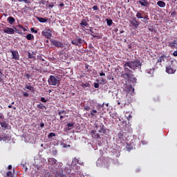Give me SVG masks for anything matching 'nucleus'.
Wrapping results in <instances>:
<instances>
[{
	"mask_svg": "<svg viewBox=\"0 0 177 177\" xmlns=\"http://www.w3.org/2000/svg\"><path fill=\"white\" fill-rule=\"evenodd\" d=\"M55 176L56 177H64L66 176L64 174V170H58V171H57V172L55 174Z\"/></svg>",
	"mask_w": 177,
	"mask_h": 177,
	"instance_id": "nucleus-14",
	"label": "nucleus"
},
{
	"mask_svg": "<svg viewBox=\"0 0 177 177\" xmlns=\"http://www.w3.org/2000/svg\"><path fill=\"white\" fill-rule=\"evenodd\" d=\"M133 149V146L132 145V144L127 143V145L126 147V149L127 150V151H131V150H132Z\"/></svg>",
	"mask_w": 177,
	"mask_h": 177,
	"instance_id": "nucleus-27",
	"label": "nucleus"
},
{
	"mask_svg": "<svg viewBox=\"0 0 177 177\" xmlns=\"http://www.w3.org/2000/svg\"><path fill=\"white\" fill-rule=\"evenodd\" d=\"M28 59H35V57L34 56V55L31 54V53L30 52H28Z\"/></svg>",
	"mask_w": 177,
	"mask_h": 177,
	"instance_id": "nucleus-38",
	"label": "nucleus"
},
{
	"mask_svg": "<svg viewBox=\"0 0 177 177\" xmlns=\"http://www.w3.org/2000/svg\"><path fill=\"white\" fill-rule=\"evenodd\" d=\"M165 62H168V57H167L166 55L160 56L157 60V63H160V65L161 64H164Z\"/></svg>",
	"mask_w": 177,
	"mask_h": 177,
	"instance_id": "nucleus-10",
	"label": "nucleus"
},
{
	"mask_svg": "<svg viewBox=\"0 0 177 177\" xmlns=\"http://www.w3.org/2000/svg\"><path fill=\"white\" fill-rule=\"evenodd\" d=\"M6 175H7L8 177H14L15 176L13 173H12V171H8L7 172Z\"/></svg>",
	"mask_w": 177,
	"mask_h": 177,
	"instance_id": "nucleus-34",
	"label": "nucleus"
},
{
	"mask_svg": "<svg viewBox=\"0 0 177 177\" xmlns=\"http://www.w3.org/2000/svg\"><path fill=\"white\" fill-rule=\"evenodd\" d=\"M73 165L75 167V169H76L77 171L80 170V168H81V167L77 165V163H76L75 162L73 163Z\"/></svg>",
	"mask_w": 177,
	"mask_h": 177,
	"instance_id": "nucleus-42",
	"label": "nucleus"
},
{
	"mask_svg": "<svg viewBox=\"0 0 177 177\" xmlns=\"http://www.w3.org/2000/svg\"><path fill=\"white\" fill-rule=\"evenodd\" d=\"M124 67H129L131 70H138V68H141L142 67V62H140V60L136 59L134 61H129L127 62H125L124 64Z\"/></svg>",
	"mask_w": 177,
	"mask_h": 177,
	"instance_id": "nucleus-2",
	"label": "nucleus"
},
{
	"mask_svg": "<svg viewBox=\"0 0 177 177\" xmlns=\"http://www.w3.org/2000/svg\"><path fill=\"white\" fill-rule=\"evenodd\" d=\"M143 13H145V11H136V17L137 19H143Z\"/></svg>",
	"mask_w": 177,
	"mask_h": 177,
	"instance_id": "nucleus-15",
	"label": "nucleus"
},
{
	"mask_svg": "<svg viewBox=\"0 0 177 177\" xmlns=\"http://www.w3.org/2000/svg\"><path fill=\"white\" fill-rule=\"evenodd\" d=\"M96 113H97V111L93 109L91 111V117H95V114H96Z\"/></svg>",
	"mask_w": 177,
	"mask_h": 177,
	"instance_id": "nucleus-36",
	"label": "nucleus"
},
{
	"mask_svg": "<svg viewBox=\"0 0 177 177\" xmlns=\"http://www.w3.org/2000/svg\"><path fill=\"white\" fill-rule=\"evenodd\" d=\"M8 169L9 170L12 169V165H8Z\"/></svg>",
	"mask_w": 177,
	"mask_h": 177,
	"instance_id": "nucleus-64",
	"label": "nucleus"
},
{
	"mask_svg": "<svg viewBox=\"0 0 177 177\" xmlns=\"http://www.w3.org/2000/svg\"><path fill=\"white\" fill-rule=\"evenodd\" d=\"M48 162H50V165H55V164H57V160L54 158H50L48 159Z\"/></svg>",
	"mask_w": 177,
	"mask_h": 177,
	"instance_id": "nucleus-18",
	"label": "nucleus"
},
{
	"mask_svg": "<svg viewBox=\"0 0 177 177\" xmlns=\"http://www.w3.org/2000/svg\"><path fill=\"white\" fill-rule=\"evenodd\" d=\"M142 19H144V20H149V15H145Z\"/></svg>",
	"mask_w": 177,
	"mask_h": 177,
	"instance_id": "nucleus-57",
	"label": "nucleus"
},
{
	"mask_svg": "<svg viewBox=\"0 0 177 177\" xmlns=\"http://www.w3.org/2000/svg\"><path fill=\"white\" fill-rule=\"evenodd\" d=\"M40 100L42 102V103H46V102H48V100L45 99L44 97H41Z\"/></svg>",
	"mask_w": 177,
	"mask_h": 177,
	"instance_id": "nucleus-41",
	"label": "nucleus"
},
{
	"mask_svg": "<svg viewBox=\"0 0 177 177\" xmlns=\"http://www.w3.org/2000/svg\"><path fill=\"white\" fill-rule=\"evenodd\" d=\"M168 46H169V48L171 49H174V48H175V44H173L172 42H169Z\"/></svg>",
	"mask_w": 177,
	"mask_h": 177,
	"instance_id": "nucleus-40",
	"label": "nucleus"
},
{
	"mask_svg": "<svg viewBox=\"0 0 177 177\" xmlns=\"http://www.w3.org/2000/svg\"><path fill=\"white\" fill-rule=\"evenodd\" d=\"M95 128L98 132H100V133H104L106 132V129H104V124H103V123H97Z\"/></svg>",
	"mask_w": 177,
	"mask_h": 177,
	"instance_id": "nucleus-6",
	"label": "nucleus"
},
{
	"mask_svg": "<svg viewBox=\"0 0 177 177\" xmlns=\"http://www.w3.org/2000/svg\"><path fill=\"white\" fill-rule=\"evenodd\" d=\"M37 109H39L40 110H44L45 109V105H44L42 103H40L37 105Z\"/></svg>",
	"mask_w": 177,
	"mask_h": 177,
	"instance_id": "nucleus-31",
	"label": "nucleus"
},
{
	"mask_svg": "<svg viewBox=\"0 0 177 177\" xmlns=\"http://www.w3.org/2000/svg\"><path fill=\"white\" fill-rule=\"evenodd\" d=\"M173 56H174L175 57H176V56H177V50H176V51H174V52L173 53Z\"/></svg>",
	"mask_w": 177,
	"mask_h": 177,
	"instance_id": "nucleus-60",
	"label": "nucleus"
},
{
	"mask_svg": "<svg viewBox=\"0 0 177 177\" xmlns=\"http://www.w3.org/2000/svg\"><path fill=\"white\" fill-rule=\"evenodd\" d=\"M26 39H28V41H34V35L28 33L26 35Z\"/></svg>",
	"mask_w": 177,
	"mask_h": 177,
	"instance_id": "nucleus-22",
	"label": "nucleus"
},
{
	"mask_svg": "<svg viewBox=\"0 0 177 177\" xmlns=\"http://www.w3.org/2000/svg\"><path fill=\"white\" fill-rule=\"evenodd\" d=\"M41 66H46V61L44 60V62L42 61Z\"/></svg>",
	"mask_w": 177,
	"mask_h": 177,
	"instance_id": "nucleus-61",
	"label": "nucleus"
},
{
	"mask_svg": "<svg viewBox=\"0 0 177 177\" xmlns=\"http://www.w3.org/2000/svg\"><path fill=\"white\" fill-rule=\"evenodd\" d=\"M177 63L174 60L169 62V64L166 66V73L167 74H175L176 73Z\"/></svg>",
	"mask_w": 177,
	"mask_h": 177,
	"instance_id": "nucleus-3",
	"label": "nucleus"
},
{
	"mask_svg": "<svg viewBox=\"0 0 177 177\" xmlns=\"http://www.w3.org/2000/svg\"><path fill=\"white\" fill-rule=\"evenodd\" d=\"M24 97H28L29 94L27 92L23 93Z\"/></svg>",
	"mask_w": 177,
	"mask_h": 177,
	"instance_id": "nucleus-48",
	"label": "nucleus"
},
{
	"mask_svg": "<svg viewBox=\"0 0 177 177\" xmlns=\"http://www.w3.org/2000/svg\"><path fill=\"white\" fill-rule=\"evenodd\" d=\"M53 136H56V133H50L48 136V138L50 139V138H53Z\"/></svg>",
	"mask_w": 177,
	"mask_h": 177,
	"instance_id": "nucleus-39",
	"label": "nucleus"
},
{
	"mask_svg": "<svg viewBox=\"0 0 177 177\" xmlns=\"http://www.w3.org/2000/svg\"><path fill=\"white\" fill-rule=\"evenodd\" d=\"M131 24L133 27H135V28H138L139 27V24H140L139 23V21H136V18H134L131 21Z\"/></svg>",
	"mask_w": 177,
	"mask_h": 177,
	"instance_id": "nucleus-13",
	"label": "nucleus"
},
{
	"mask_svg": "<svg viewBox=\"0 0 177 177\" xmlns=\"http://www.w3.org/2000/svg\"><path fill=\"white\" fill-rule=\"evenodd\" d=\"M146 72L147 73V74H149L150 75H153V74L154 73V71L151 68L147 69Z\"/></svg>",
	"mask_w": 177,
	"mask_h": 177,
	"instance_id": "nucleus-32",
	"label": "nucleus"
},
{
	"mask_svg": "<svg viewBox=\"0 0 177 177\" xmlns=\"http://www.w3.org/2000/svg\"><path fill=\"white\" fill-rule=\"evenodd\" d=\"M104 106V103H103L102 104H97V108L98 109H102V107H103Z\"/></svg>",
	"mask_w": 177,
	"mask_h": 177,
	"instance_id": "nucleus-52",
	"label": "nucleus"
},
{
	"mask_svg": "<svg viewBox=\"0 0 177 177\" xmlns=\"http://www.w3.org/2000/svg\"><path fill=\"white\" fill-rule=\"evenodd\" d=\"M138 3L141 5V6H145V8H149L150 6V3L147 0H139Z\"/></svg>",
	"mask_w": 177,
	"mask_h": 177,
	"instance_id": "nucleus-12",
	"label": "nucleus"
},
{
	"mask_svg": "<svg viewBox=\"0 0 177 177\" xmlns=\"http://www.w3.org/2000/svg\"><path fill=\"white\" fill-rule=\"evenodd\" d=\"M8 21L9 24H12L13 23H15V21H16V20L15 19V18L13 17H9L8 18Z\"/></svg>",
	"mask_w": 177,
	"mask_h": 177,
	"instance_id": "nucleus-26",
	"label": "nucleus"
},
{
	"mask_svg": "<svg viewBox=\"0 0 177 177\" xmlns=\"http://www.w3.org/2000/svg\"><path fill=\"white\" fill-rule=\"evenodd\" d=\"M59 8H63L64 6V3H61L59 5Z\"/></svg>",
	"mask_w": 177,
	"mask_h": 177,
	"instance_id": "nucleus-63",
	"label": "nucleus"
},
{
	"mask_svg": "<svg viewBox=\"0 0 177 177\" xmlns=\"http://www.w3.org/2000/svg\"><path fill=\"white\" fill-rule=\"evenodd\" d=\"M124 73H122V78H124V80H127L128 81H132V82H136L137 79L133 75V71L127 66H124Z\"/></svg>",
	"mask_w": 177,
	"mask_h": 177,
	"instance_id": "nucleus-1",
	"label": "nucleus"
},
{
	"mask_svg": "<svg viewBox=\"0 0 177 177\" xmlns=\"http://www.w3.org/2000/svg\"><path fill=\"white\" fill-rule=\"evenodd\" d=\"M17 28H21V30H23V31H27V29H26V28H24L23 26H21V24H19L18 26H17Z\"/></svg>",
	"mask_w": 177,
	"mask_h": 177,
	"instance_id": "nucleus-37",
	"label": "nucleus"
},
{
	"mask_svg": "<svg viewBox=\"0 0 177 177\" xmlns=\"http://www.w3.org/2000/svg\"><path fill=\"white\" fill-rule=\"evenodd\" d=\"M10 52L12 53V59L14 60H20V55L17 50H10Z\"/></svg>",
	"mask_w": 177,
	"mask_h": 177,
	"instance_id": "nucleus-8",
	"label": "nucleus"
},
{
	"mask_svg": "<svg viewBox=\"0 0 177 177\" xmlns=\"http://www.w3.org/2000/svg\"><path fill=\"white\" fill-rule=\"evenodd\" d=\"M66 113L67 112L66 111L63 110L58 112V115H62V114H66Z\"/></svg>",
	"mask_w": 177,
	"mask_h": 177,
	"instance_id": "nucleus-43",
	"label": "nucleus"
},
{
	"mask_svg": "<svg viewBox=\"0 0 177 177\" xmlns=\"http://www.w3.org/2000/svg\"><path fill=\"white\" fill-rule=\"evenodd\" d=\"M100 86L99 85V83H94V88H99Z\"/></svg>",
	"mask_w": 177,
	"mask_h": 177,
	"instance_id": "nucleus-54",
	"label": "nucleus"
},
{
	"mask_svg": "<svg viewBox=\"0 0 177 177\" xmlns=\"http://www.w3.org/2000/svg\"><path fill=\"white\" fill-rule=\"evenodd\" d=\"M46 3V1H45V0H41L39 2V5H45V3Z\"/></svg>",
	"mask_w": 177,
	"mask_h": 177,
	"instance_id": "nucleus-49",
	"label": "nucleus"
},
{
	"mask_svg": "<svg viewBox=\"0 0 177 177\" xmlns=\"http://www.w3.org/2000/svg\"><path fill=\"white\" fill-rule=\"evenodd\" d=\"M50 41L54 46H56L57 48H63V43L53 39H50Z\"/></svg>",
	"mask_w": 177,
	"mask_h": 177,
	"instance_id": "nucleus-9",
	"label": "nucleus"
},
{
	"mask_svg": "<svg viewBox=\"0 0 177 177\" xmlns=\"http://www.w3.org/2000/svg\"><path fill=\"white\" fill-rule=\"evenodd\" d=\"M110 114V117H111V118H113V120H115V118H117V115L114 113H109Z\"/></svg>",
	"mask_w": 177,
	"mask_h": 177,
	"instance_id": "nucleus-33",
	"label": "nucleus"
},
{
	"mask_svg": "<svg viewBox=\"0 0 177 177\" xmlns=\"http://www.w3.org/2000/svg\"><path fill=\"white\" fill-rule=\"evenodd\" d=\"M67 147H70V145L63 144L64 149H67Z\"/></svg>",
	"mask_w": 177,
	"mask_h": 177,
	"instance_id": "nucleus-53",
	"label": "nucleus"
},
{
	"mask_svg": "<svg viewBox=\"0 0 177 177\" xmlns=\"http://www.w3.org/2000/svg\"><path fill=\"white\" fill-rule=\"evenodd\" d=\"M118 139H120V140H124V133L120 131L118 134Z\"/></svg>",
	"mask_w": 177,
	"mask_h": 177,
	"instance_id": "nucleus-30",
	"label": "nucleus"
},
{
	"mask_svg": "<svg viewBox=\"0 0 177 177\" xmlns=\"http://www.w3.org/2000/svg\"><path fill=\"white\" fill-rule=\"evenodd\" d=\"M0 125L4 129H8V127L9 126V124L6 122H5V121L0 122Z\"/></svg>",
	"mask_w": 177,
	"mask_h": 177,
	"instance_id": "nucleus-21",
	"label": "nucleus"
},
{
	"mask_svg": "<svg viewBox=\"0 0 177 177\" xmlns=\"http://www.w3.org/2000/svg\"><path fill=\"white\" fill-rule=\"evenodd\" d=\"M25 90L26 89H28V91H30V92H34V86H28V85H26V86H25V88H24Z\"/></svg>",
	"mask_w": 177,
	"mask_h": 177,
	"instance_id": "nucleus-29",
	"label": "nucleus"
},
{
	"mask_svg": "<svg viewBox=\"0 0 177 177\" xmlns=\"http://www.w3.org/2000/svg\"><path fill=\"white\" fill-rule=\"evenodd\" d=\"M82 86L83 88H86V87H88V84H85V83H83L82 85Z\"/></svg>",
	"mask_w": 177,
	"mask_h": 177,
	"instance_id": "nucleus-59",
	"label": "nucleus"
},
{
	"mask_svg": "<svg viewBox=\"0 0 177 177\" xmlns=\"http://www.w3.org/2000/svg\"><path fill=\"white\" fill-rule=\"evenodd\" d=\"M84 109L86 110V111H89V110H91V106H86L84 107Z\"/></svg>",
	"mask_w": 177,
	"mask_h": 177,
	"instance_id": "nucleus-47",
	"label": "nucleus"
},
{
	"mask_svg": "<svg viewBox=\"0 0 177 177\" xmlns=\"http://www.w3.org/2000/svg\"><path fill=\"white\" fill-rule=\"evenodd\" d=\"M100 77H105V76H106V73H103V72H101V73H100Z\"/></svg>",
	"mask_w": 177,
	"mask_h": 177,
	"instance_id": "nucleus-58",
	"label": "nucleus"
},
{
	"mask_svg": "<svg viewBox=\"0 0 177 177\" xmlns=\"http://www.w3.org/2000/svg\"><path fill=\"white\" fill-rule=\"evenodd\" d=\"M31 1L32 0H23V2H24L25 3H31Z\"/></svg>",
	"mask_w": 177,
	"mask_h": 177,
	"instance_id": "nucleus-51",
	"label": "nucleus"
},
{
	"mask_svg": "<svg viewBox=\"0 0 177 177\" xmlns=\"http://www.w3.org/2000/svg\"><path fill=\"white\" fill-rule=\"evenodd\" d=\"M106 24L107 26H111L113 24V20L112 19H106Z\"/></svg>",
	"mask_w": 177,
	"mask_h": 177,
	"instance_id": "nucleus-35",
	"label": "nucleus"
},
{
	"mask_svg": "<svg viewBox=\"0 0 177 177\" xmlns=\"http://www.w3.org/2000/svg\"><path fill=\"white\" fill-rule=\"evenodd\" d=\"M171 16H172V17H175L176 16V12H173L171 13Z\"/></svg>",
	"mask_w": 177,
	"mask_h": 177,
	"instance_id": "nucleus-56",
	"label": "nucleus"
},
{
	"mask_svg": "<svg viewBox=\"0 0 177 177\" xmlns=\"http://www.w3.org/2000/svg\"><path fill=\"white\" fill-rule=\"evenodd\" d=\"M36 19L40 23H46L48 21V19L46 18H43V17H37Z\"/></svg>",
	"mask_w": 177,
	"mask_h": 177,
	"instance_id": "nucleus-19",
	"label": "nucleus"
},
{
	"mask_svg": "<svg viewBox=\"0 0 177 177\" xmlns=\"http://www.w3.org/2000/svg\"><path fill=\"white\" fill-rule=\"evenodd\" d=\"M3 70L1 68H0V84H2V82H3V73L2 72Z\"/></svg>",
	"mask_w": 177,
	"mask_h": 177,
	"instance_id": "nucleus-28",
	"label": "nucleus"
},
{
	"mask_svg": "<svg viewBox=\"0 0 177 177\" xmlns=\"http://www.w3.org/2000/svg\"><path fill=\"white\" fill-rule=\"evenodd\" d=\"M74 162H76L77 164H79V165H84V162H80V160L77 158H74V159L72 161L71 165H74Z\"/></svg>",
	"mask_w": 177,
	"mask_h": 177,
	"instance_id": "nucleus-17",
	"label": "nucleus"
},
{
	"mask_svg": "<svg viewBox=\"0 0 177 177\" xmlns=\"http://www.w3.org/2000/svg\"><path fill=\"white\" fill-rule=\"evenodd\" d=\"M41 128H44L45 127V124L44 122L40 123Z\"/></svg>",
	"mask_w": 177,
	"mask_h": 177,
	"instance_id": "nucleus-62",
	"label": "nucleus"
},
{
	"mask_svg": "<svg viewBox=\"0 0 177 177\" xmlns=\"http://www.w3.org/2000/svg\"><path fill=\"white\" fill-rule=\"evenodd\" d=\"M93 10H99V7H97V6H93Z\"/></svg>",
	"mask_w": 177,
	"mask_h": 177,
	"instance_id": "nucleus-55",
	"label": "nucleus"
},
{
	"mask_svg": "<svg viewBox=\"0 0 177 177\" xmlns=\"http://www.w3.org/2000/svg\"><path fill=\"white\" fill-rule=\"evenodd\" d=\"M80 26L83 28L88 26V22L86 21V19H83L80 23Z\"/></svg>",
	"mask_w": 177,
	"mask_h": 177,
	"instance_id": "nucleus-25",
	"label": "nucleus"
},
{
	"mask_svg": "<svg viewBox=\"0 0 177 177\" xmlns=\"http://www.w3.org/2000/svg\"><path fill=\"white\" fill-rule=\"evenodd\" d=\"M60 78L57 76L50 75L48 80V84L52 85L53 86H56L59 84Z\"/></svg>",
	"mask_w": 177,
	"mask_h": 177,
	"instance_id": "nucleus-4",
	"label": "nucleus"
},
{
	"mask_svg": "<svg viewBox=\"0 0 177 177\" xmlns=\"http://www.w3.org/2000/svg\"><path fill=\"white\" fill-rule=\"evenodd\" d=\"M157 5L158 6H159L160 8H165V2L162 1H158L157 2Z\"/></svg>",
	"mask_w": 177,
	"mask_h": 177,
	"instance_id": "nucleus-23",
	"label": "nucleus"
},
{
	"mask_svg": "<svg viewBox=\"0 0 177 177\" xmlns=\"http://www.w3.org/2000/svg\"><path fill=\"white\" fill-rule=\"evenodd\" d=\"M3 31L5 34H9V35L15 34V29L10 27L5 28Z\"/></svg>",
	"mask_w": 177,
	"mask_h": 177,
	"instance_id": "nucleus-11",
	"label": "nucleus"
},
{
	"mask_svg": "<svg viewBox=\"0 0 177 177\" xmlns=\"http://www.w3.org/2000/svg\"><path fill=\"white\" fill-rule=\"evenodd\" d=\"M66 127H68L67 131H71V129H73V128L74 127V123L69 122L66 124Z\"/></svg>",
	"mask_w": 177,
	"mask_h": 177,
	"instance_id": "nucleus-24",
	"label": "nucleus"
},
{
	"mask_svg": "<svg viewBox=\"0 0 177 177\" xmlns=\"http://www.w3.org/2000/svg\"><path fill=\"white\" fill-rule=\"evenodd\" d=\"M71 44L72 45H75V46H80V45H82V44H84V40H82L80 37H77L72 40Z\"/></svg>",
	"mask_w": 177,
	"mask_h": 177,
	"instance_id": "nucleus-7",
	"label": "nucleus"
},
{
	"mask_svg": "<svg viewBox=\"0 0 177 177\" xmlns=\"http://www.w3.org/2000/svg\"><path fill=\"white\" fill-rule=\"evenodd\" d=\"M91 136H92V138H94V139H99V138H100L99 134L96 133V131H93L91 132Z\"/></svg>",
	"mask_w": 177,
	"mask_h": 177,
	"instance_id": "nucleus-20",
	"label": "nucleus"
},
{
	"mask_svg": "<svg viewBox=\"0 0 177 177\" xmlns=\"http://www.w3.org/2000/svg\"><path fill=\"white\" fill-rule=\"evenodd\" d=\"M24 75H25V77H26V79H27V80H30V74H28V73H25Z\"/></svg>",
	"mask_w": 177,
	"mask_h": 177,
	"instance_id": "nucleus-50",
	"label": "nucleus"
},
{
	"mask_svg": "<svg viewBox=\"0 0 177 177\" xmlns=\"http://www.w3.org/2000/svg\"><path fill=\"white\" fill-rule=\"evenodd\" d=\"M38 60H41V62H45V59L42 58L41 55H37Z\"/></svg>",
	"mask_w": 177,
	"mask_h": 177,
	"instance_id": "nucleus-44",
	"label": "nucleus"
},
{
	"mask_svg": "<svg viewBox=\"0 0 177 177\" xmlns=\"http://www.w3.org/2000/svg\"><path fill=\"white\" fill-rule=\"evenodd\" d=\"M41 35L47 38V39H50L52 38V30L50 28L46 29L41 32Z\"/></svg>",
	"mask_w": 177,
	"mask_h": 177,
	"instance_id": "nucleus-5",
	"label": "nucleus"
},
{
	"mask_svg": "<svg viewBox=\"0 0 177 177\" xmlns=\"http://www.w3.org/2000/svg\"><path fill=\"white\" fill-rule=\"evenodd\" d=\"M15 32H17V34H21V35H23V32L20 31V30L19 29H16V30H15Z\"/></svg>",
	"mask_w": 177,
	"mask_h": 177,
	"instance_id": "nucleus-46",
	"label": "nucleus"
},
{
	"mask_svg": "<svg viewBox=\"0 0 177 177\" xmlns=\"http://www.w3.org/2000/svg\"><path fill=\"white\" fill-rule=\"evenodd\" d=\"M30 31L32 32H34L35 34H37L38 32V30H35L34 28H31Z\"/></svg>",
	"mask_w": 177,
	"mask_h": 177,
	"instance_id": "nucleus-45",
	"label": "nucleus"
},
{
	"mask_svg": "<svg viewBox=\"0 0 177 177\" xmlns=\"http://www.w3.org/2000/svg\"><path fill=\"white\" fill-rule=\"evenodd\" d=\"M63 171L65 176H67V175H70V174H71V169L70 167H65Z\"/></svg>",
	"mask_w": 177,
	"mask_h": 177,
	"instance_id": "nucleus-16",
	"label": "nucleus"
}]
</instances>
